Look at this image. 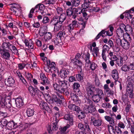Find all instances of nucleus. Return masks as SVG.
Returning <instances> with one entry per match:
<instances>
[{
  "mask_svg": "<svg viewBox=\"0 0 134 134\" xmlns=\"http://www.w3.org/2000/svg\"><path fill=\"white\" fill-rule=\"evenodd\" d=\"M91 2L88 0H84V3L81 5V8H82L81 10L73 7L68 8L66 10V14L67 16H72L74 19H76L77 17L78 20L83 22L81 24L83 26L84 28L86 26V20L89 17V16L86 12L87 9L88 7L90 8L91 5Z\"/></svg>",
  "mask_w": 134,
  "mask_h": 134,
  "instance_id": "nucleus-1",
  "label": "nucleus"
},
{
  "mask_svg": "<svg viewBox=\"0 0 134 134\" xmlns=\"http://www.w3.org/2000/svg\"><path fill=\"white\" fill-rule=\"evenodd\" d=\"M48 94L46 93L45 95L47 98L46 101L49 104L54 102L59 107H62L64 105L65 99L63 96L59 92H52L50 90L47 91Z\"/></svg>",
  "mask_w": 134,
  "mask_h": 134,
  "instance_id": "nucleus-2",
  "label": "nucleus"
},
{
  "mask_svg": "<svg viewBox=\"0 0 134 134\" xmlns=\"http://www.w3.org/2000/svg\"><path fill=\"white\" fill-rule=\"evenodd\" d=\"M130 73L131 74H133L132 75L128 76L127 79V92L129 93H131L132 91H133V83H134V71H130Z\"/></svg>",
  "mask_w": 134,
  "mask_h": 134,
  "instance_id": "nucleus-3",
  "label": "nucleus"
},
{
  "mask_svg": "<svg viewBox=\"0 0 134 134\" xmlns=\"http://www.w3.org/2000/svg\"><path fill=\"white\" fill-rule=\"evenodd\" d=\"M59 117L55 116V122L53 123L52 124H49L47 126V130L49 134H54V133L58 129V127L57 123L59 120Z\"/></svg>",
  "mask_w": 134,
  "mask_h": 134,
  "instance_id": "nucleus-4",
  "label": "nucleus"
},
{
  "mask_svg": "<svg viewBox=\"0 0 134 134\" xmlns=\"http://www.w3.org/2000/svg\"><path fill=\"white\" fill-rule=\"evenodd\" d=\"M81 55L79 53L76 54L75 58L71 59V62L74 65V67L75 68H77L78 67L81 70L82 63L81 59Z\"/></svg>",
  "mask_w": 134,
  "mask_h": 134,
  "instance_id": "nucleus-5",
  "label": "nucleus"
},
{
  "mask_svg": "<svg viewBox=\"0 0 134 134\" xmlns=\"http://www.w3.org/2000/svg\"><path fill=\"white\" fill-rule=\"evenodd\" d=\"M28 90L32 96L34 97L36 95L41 96L42 94H43V92L40 91L36 85H34V86L32 85L29 86Z\"/></svg>",
  "mask_w": 134,
  "mask_h": 134,
  "instance_id": "nucleus-6",
  "label": "nucleus"
},
{
  "mask_svg": "<svg viewBox=\"0 0 134 134\" xmlns=\"http://www.w3.org/2000/svg\"><path fill=\"white\" fill-rule=\"evenodd\" d=\"M47 67H45L44 68L45 71L48 72L51 70H53L55 72L58 73L59 71L58 69L55 66V64L53 62H51L50 60H48L47 62Z\"/></svg>",
  "mask_w": 134,
  "mask_h": 134,
  "instance_id": "nucleus-7",
  "label": "nucleus"
},
{
  "mask_svg": "<svg viewBox=\"0 0 134 134\" xmlns=\"http://www.w3.org/2000/svg\"><path fill=\"white\" fill-rule=\"evenodd\" d=\"M11 101L9 99L0 98V107L2 108H6L9 109L11 111L12 106L11 103Z\"/></svg>",
  "mask_w": 134,
  "mask_h": 134,
  "instance_id": "nucleus-8",
  "label": "nucleus"
},
{
  "mask_svg": "<svg viewBox=\"0 0 134 134\" xmlns=\"http://www.w3.org/2000/svg\"><path fill=\"white\" fill-rule=\"evenodd\" d=\"M58 82L59 84L55 83L53 85L54 90L57 91L65 88V86L67 85V84L65 82V80L64 79L63 80H61L60 79H59L58 80Z\"/></svg>",
  "mask_w": 134,
  "mask_h": 134,
  "instance_id": "nucleus-9",
  "label": "nucleus"
},
{
  "mask_svg": "<svg viewBox=\"0 0 134 134\" xmlns=\"http://www.w3.org/2000/svg\"><path fill=\"white\" fill-rule=\"evenodd\" d=\"M122 26L123 27L124 29L125 30L126 32L125 33V36H126V38L129 41H130L131 40L130 36V34H132L133 32V29L132 26L130 25L127 24L125 25L124 24H122Z\"/></svg>",
  "mask_w": 134,
  "mask_h": 134,
  "instance_id": "nucleus-10",
  "label": "nucleus"
},
{
  "mask_svg": "<svg viewBox=\"0 0 134 134\" xmlns=\"http://www.w3.org/2000/svg\"><path fill=\"white\" fill-rule=\"evenodd\" d=\"M77 127L80 130H81V131L90 134L91 132V131L89 126L87 123L83 124L81 123H79L77 125Z\"/></svg>",
  "mask_w": 134,
  "mask_h": 134,
  "instance_id": "nucleus-11",
  "label": "nucleus"
},
{
  "mask_svg": "<svg viewBox=\"0 0 134 134\" xmlns=\"http://www.w3.org/2000/svg\"><path fill=\"white\" fill-rule=\"evenodd\" d=\"M64 119L68 121V124L72 126L74 125V116L71 113H70L66 114L64 116Z\"/></svg>",
  "mask_w": 134,
  "mask_h": 134,
  "instance_id": "nucleus-12",
  "label": "nucleus"
},
{
  "mask_svg": "<svg viewBox=\"0 0 134 134\" xmlns=\"http://www.w3.org/2000/svg\"><path fill=\"white\" fill-rule=\"evenodd\" d=\"M95 88V87H94L90 83H87L86 89L87 93L90 96H92L93 94L94 93L93 89Z\"/></svg>",
  "mask_w": 134,
  "mask_h": 134,
  "instance_id": "nucleus-13",
  "label": "nucleus"
},
{
  "mask_svg": "<svg viewBox=\"0 0 134 134\" xmlns=\"http://www.w3.org/2000/svg\"><path fill=\"white\" fill-rule=\"evenodd\" d=\"M124 28L122 24H120L119 26V27L116 30V34L119 37H126V36H125V33L124 34V32L123 30Z\"/></svg>",
  "mask_w": 134,
  "mask_h": 134,
  "instance_id": "nucleus-14",
  "label": "nucleus"
},
{
  "mask_svg": "<svg viewBox=\"0 0 134 134\" xmlns=\"http://www.w3.org/2000/svg\"><path fill=\"white\" fill-rule=\"evenodd\" d=\"M40 77L42 81V82H41V84L45 85H48L49 84V81L44 74L43 73H41L40 75Z\"/></svg>",
  "mask_w": 134,
  "mask_h": 134,
  "instance_id": "nucleus-15",
  "label": "nucleus"
},
{
  "mask_svg": "<svg viewBox=\"0 0 134 134\" xmlns=\"http://www.w3.org/2000/svg\"><path fill=\"white\" fill-rule=\"evenodd\" d=\"M5 85H7L9 86H12L14 85L15 83V81L12 76H9L7 79L5 80Z\"/></svg>",
  "mask_w": 134,
  "mask_h": 134,
  "instance_id": "nucleus-16",
  "label": "nucleus"
},
{
  "mask_svg": "<svg viewBox=\"0 0 134 134\" xmlns=\"http://www.w3.org/2000/svg\"><path fill=\"white\" fill-rule=\"evenodd\" d=\"M83 110L86 114L92 113L96 111V109L94 106H85L83 108Z\"/></svg>",
  "mask_w": 134,
  "mask_h": 134,
  "instance_id": "nucleus-17",
  "label": "nucleus"
},
{
  "mask_svg": "<svg viewBox=\"0 0 134 134\" xmlns=\"http://www.w3.org/2000/svg\"><path fill=\"white\" fill-rule=\"evenodd\" d=\"M69 73V71L65 69H62L60 70V72L58 73V75L61 78L64 79L67 77Z\"/></svg>",
  "mask_w": 134,
  "mask_h": 134,
  "instance_id": "nucleus-18",
  "label": "nucleus"
},
{
  "mask_svg": "<svg viewBox=\"0 0 134 134\" xmlns=\"http://www.w3.org/2000/svg\"><path fill=\"white\" fill-rule=\"evenodd\" d=\"M35 8H37V10L39 9L40 12L43 15H45L46 14V12L44 11L45 6L43 4H38L35 6Z\"/></svg>",
  "mask_w": 134,
  "mask_h": 134,
  "instance_id": "nucleus-19",
  "label": "nucleus"
},
{
  "mask_svg": "<svg viewBox=\"0 0 134 134\" xmlns=\"http://www.w3.org/2000/svg\"><path fill=\"white\" fill-rule=\"evenodd\" d=\"M1 51V57L3 59L7 60H9L10 57V54L9 52V51H4V50Z\"/></svg>",
  "mask_w": 134,
  "mask_h": 134,
  "instance_id": "nucleus-20",
  "label": "nucleus"
},
{
  "mask_svg": "<svg viewBox=\"0 0 134 134\" xmlns=\"http://www.w3.org/2000/svg\"><path fill=\"white\" fill-rule=\"evenodd\" d=\"M127 88L126 89V93H125L124 94L122 95V96L121 99L123 102L125 103L127 101V98L128 96L129 97L131 98H134V94L133 93L132 91L131 93H129L127 92Z\"/></svg>",
  "mask_w": 134,
  "mask_h": 134,
  "instance_id": "nucleus-21",
  "label": "nucleus"
},
{
  "mask_svg": "<svg viewBox=\"0 0 134 134\" xmlns=\"http://www.w3.org/2000/svg\"><path fill=\"white\" fill-rule=\"evenodd\" d=\"M17 126V124L15 122L13 121H12L8 122L6 128L8 130H11L16 129Z\"/></svg>",
  "mask_w": 134,
  "mask_h": 134,
  "instance_id": "nucleus-22",
  "label": "nucleus"
},
{
  "mask_svg": "<svg viewBox=\"0 0 134 134\" xmlns=\"http://www.w3.org/2000/svg\"><path fill=\"white\" fill-rule=\"evenodd\" d=\"M70 94L71 99L74 102L77 103H80L81 102L80 100L79 99L78 96L76 95V94L71 93Z\"/></svg>",
  "mask_w": 134,
  "mask_h": 134,
  "instance_id": "nucleus-23",
  "label": "nucleus"
},
{
  "mask_svg": "<svg viewBox=\"0 0 134 134\" xmlns=\"http://www.w3.org/2000/svg\"><path fill=\"white\" fill-rule=\"evenodd\" d=\"M16 107L18 108H20L24 104V100L22 98H18L15 100Z\"/></svg>",
  "mask_w": 134,
  "mask_h": 134,
  "instance_id": "nucleus-24",
  "label": "nucleus"
},
{
  "mask_svg": "<svg viewBox=\"0 0 134 134\" xmlns=\"http://www.w3.org/2000/svg\"><path fill=\"white\" fill-rule=\"evenodd\" d=\"M57 92H58L61 94H63L65 96L67 97L70 95V93L69 91V89L67 88H64L62 89L61 90H59Z\"/></svg>",
  "mask_w": 134,
  "mask_h": 134,
  "instance_id": "nucleus-25",
  "label": "nucleus"
},
{
  "mask_svg": "<svg viewBox=\"0 0 134 134\" xmlns=\"http://www.w3.org/2000/svg\"><path fill=\"white\" fill-rule=\"evenodd\" d=\"M10 43L9 42H3L2 43L1 47L2 49H1L0 51H2L4 50L6 51H9V48Z\"/></svg>",
  "mask_w": 134,
  "mask_h": 134,
  "instance_id": "nucleus-26",
  "label": "nucleus"
},
{
  "mask_svg": "<svg viewBox=\"0 0 134 134\" xmlns=\"http://www.w3.org/2000/svg\"><path fill=\"white\" fill-rule=\"evenodd\" d=\"M80 71L79 74H77L76 76V78L79 81L82 82L83 81V73L82 71V69Z\"/></svg>",
  "mask_w": 134,
  "mask_h": 134,
  "instance_id": "nucleus-27",
  "label": "nucleus"
},
{
  "mask_svg": "<svg viewBox=\"0 0 134 134\" xmlns=\"http://www.w3.org/2000/svg\"><path fill=\"white\" fill-rule=\"evenodd\" d=\"M35 111L34 109L33 108H27L26 112L27 115L28 117L32 116L34 115Z\"/></svg>",
  "mask_w": 134,
  "mask_h": 134,
  "instance_id": "nucleus-28",
  "label": "nucleus"
},
{
  "mask_svg": "<svg viewBox=\"0 0 134 134\" xmlns=\"http://www.w3.org/2000/svg\"><path fill=\"white\" fill-rule=\"evenodd\" d=\"M40 105L42 108L47 111H48L50 109L47 104L44 101H41Z\"/></svg>",
  "mask_w": 134,
  "mask_h": 134,
  "instance_id": "nucleus-29",
  "label": "nucleus"
},
{
  "mask_svg": "<svg viewBox=\"0 0 134 134\" xmlns=\"http://www.w3.org/2000/svg\"><path fill=\"white\" fill-rule=\"evenodd\" d=\"M24 42L25 45L28 46L29 48L31 49L34 48L33 42L31 40H30L28 41V40L25 39L24 41Z\"/></svg>",
  "mask_w": 134,
  "mask_h": 134,
  "instance_id": "nucleus-30",
  "label": "nucleus"
},
{
  "mask_svg": "<svg viewBox=\"0 0 134 134\" xmlns=\"http://www.w3.org/2000/svg\"><path fill=\"white\" fill-rule=\"evenodd\" d=\"M90 96L92 98L93 100L96 103H98L100 101V99L102 98V96H100L94 94L92 96Z\"/></svg>",
  "mask_w": 134,
  "mask_h": 134,
  "instance_id": "nucleus-31",
  "label": "nucleus"
},
{
  "mask_svg": "<svg viewBox=\"0 0 134 134\" xmlns=\"http://www.w3.org/2000/svg\"><path fill=\"white\" fill-rule=\"evenodd\" d=\"M121 46L124 48L127 49L130 47V43L126 39H124L122 41V43Z\"/></svg>",
  "mask_w": 134,
  "mask_h": 134,
  "instance_id": "nucleus-32",
  "label": "nucleus"
},
{
  "mask_svg": "<svg viewBox=\"0 0 134 134\" xmlns=\"http://www.w3.org/2000/svg\"><path fill=\"white\" fill-rule=\"evenodd\" d=\"M104 118L107 121L109 122L110 124L113 126V124H114L115 122L114 118H112L109 116H104Z\"/></svg>",
  "mask_w": 134,
  "mask_h": 134,
  "instance_id": "nucleus-33",
  "label": "nucleus"
},
{
  "mask_svg": "<svg viewBox=\"0 0 134 134\" xmlns=\"http://www.w3.org/2000/svg\"><path fill=\"white\" fill-rule=\"evenodd\" d=\"M84 54H85L86 56L84 59L86 62L88 64H89L91 62L90 61V54L89 53V51H87L86 53L85 51L84 52Z\"/></svg>",
  "mask_w": 134,
  "mask_h": 134,
  "instance_id": "nucleus-34",
  "label": "nucleus"
},
{
  "mask_svg": "<svg viewBox=\"0 0 134 134\" xmlns=\"http://www.w3.org/2000/svg\"><path fill=\"white\" fill-rule=\"evenodd\" d=\"M93 123L94 126L99 127L101 126L102 125V121L101 120L95 119L93 121Z\"/></svg>",
  "mask_w": 134,
  "mask_h": 134,
  "instance_id": "nucleus-35",
  "label": "nucleus"
},
{
  "mask_svg": "<svg viewBox=\"0 0 134 134\" xmlns=\"http://www.w3.org/2000/svg\"><path fill=\"white\" fill-rule=\"evenodd\" d=\"M28 127V126L26 124H21L19 126H18L17 128L20 129V131L18 132H20V134L22 132V131L26 129Z\"/></svg>",
  "mask_w": 134,
  "mask_h": 134,
  "instance_id": "nucleus-36",
  "label": "nucleus"
},
{
  "mask_svg": "<svg viewBox=\"0 0 134 134\" xmlns=\"http://www.w3.org/2000/svg\"><path fill=\"white\" fill-rule=\"evenodd\" d=\"M70 108L73 111H75L77 112L80 110V108L79 106H76L74 104H70L69 106Z\"/></svg>",
  "mask_w": 134,
  "mask_h": 134,
  "instance_id": "nucleus-37",
  "label": "nucleus"
},
{
  "mask_svg": "<svg viewBox=\"0 0 134 134\" xmlns=\"http://www.w3.org/2000/svg\"><path fill=\"white\" fill-rule=\"evenodd\" d=\"M129 64L127 65L126 64H124L122 65L121 67V69L122 71L125 72H127L131 70V69L130 66Z\"/></svg>",
  "mask_w": 134,
  "mask_h": 134,
  "instance_id": "nucleus-38",
  "label": "nucleus"
},
{
  "mask_svg": "<svg viewBox=\"0 0 134 134\" xmlns=\"http://www.w3.org/2000/svg\"><path fill=\"white\" fill-rule=\"evenodd\" d=\"M77 112L78 113L77 114L78 117L79 119H82L85 117L86 115L85 114V113L84 112V111L83 112V111L80 110V111H77Z\"/></svg>",
  "mask_w": 134,
  "mask_h": 134,
  "instance_id": "nucleus-39",
  "label": "nucleus"
},
{
  "mask_svg": "<svg viewBox=\"0 0 134 134\" xmlns=\"http://www.w3.org/2000/svg\"><path fill=\"white\" fill-rule=\"evenodd\" d=\"M117 70L116 69L113 70L112 71V76L113 78L116 81L118 80V74Z\"/></svg>",
  "mask_w": 134,
  "mask_h": 134,
  "instance_id": "nucleus-40",
  "label": "nucleus"
},
{
  "mask_svg": "<svg viewBox=\"0 0 134 134\" xmlns=\"http://www.w3.org/2000/svg\"><path fill=\"white\" fill-rule=\"evenodd\" d=\"M54 30L57 31L59 30H62L63 29V26L62 24L58 23L54 25Z\"/></svg>",
  "mask_w": 134,
  "mask_h": 134,
  "instance_id": "nucleus-41",
  "label": "nucleus"
},
{
  "mask_svg": "<svg viewBox=\"0 0 134 134\" xmlns=\"http://www.w3.org/2000/svg\"><path fill=\"white\" fill-rule=\"evenodd\" d=\"M66 33L65 31H59L57 35V38L64 39L65 37Z\"/></svg>",
  "mask_w": 134,
  "mask_h": 134,
  "instance_id": "nucleus-42",
  "label": "nucleus"
},
{
  "mask_svg": "<svg viewBox=\"0 0 134 134\" xmlns=\"http://www.w3.org/2000/svg\"><path fill=\"white\" fill-rule=\"evenodd\" d=\"M58 16L56 15L55 16L53 17L51 19L50 23L54 25H55L59 23L58 21Z\"/></svg>",
  "mask_w": 134,
  "mask_h": 134,
  "instance_id": "nucleus-43",
  "label": "nucleus"
},
{
  "mask_svg": "<svg viewBox=\"0 0 134 134\" xmlns=\"http://www.w3.org/2000/svg\"><path fill=\"white\" fill-rule=\"evenodd\" d=\"M52 34L51 32H48L46 33L44 36V38L45 42L48 41L50 40L51 38Z\"/></svg>",
  "mask_w": 134,
  "mask_h": 134,
  "instance_id": "nucleus-44",
  "label": "nucleus"
},
{
  "mask_svg": "<svg viewBox=\"0 0 134 134\" xmlns=\"http://www.w3.org/2000/svg\"><path fill=\"white\" fill-rule=\"evenodd\" d=\"M80 87V85L79 83L75 82L72 86V88L74 91H76L77 90L79 89Z\"/></svg>",
  "mask_w": 134,
  "mask_h": 134,
  "instance_id": "nucleus-45",
  "label": "nucleus"
},
{
  "mask_svg": "<svg viewBox=\"0 0 134 134\" xmlns=\"http://www.w3.org/2000/svg\"><path fill=\"white\" fill-rule=\"evenodd\" d=\"M95 90L97 93L96 94L102 97L104 96L103 91L101 89L99 88H96Z\"/></svg>",
  "mask_w": 134,
  "mask_h": 134,
  "instance_id": "nucleus-46",
  "label": "nucleus"
},
{
  "mask_svg": "<svg viewBox=\"0 0 134 134\" xmlns=\"http://www.w3.org/2000/svg\"><path fill=\"white\" fill-rule=\"evenodd\" d=\"M85 106H94L92 102L89 99L86 98L85 101Z\"/></svg>",
  "mask_w": 134,
  "mask_h": 134,
  "instance_id": "nucleus-47",
  "label": "nucleus"
},
{
  "mask_svg": "<svg viewBox=\"0 0 134 134\" xmlns=\"http://www.w3.org/2000/svg\"><path fill=\"white\" fill-rule=\"evenodd\" d=\"M90 68L92 71H94L98 67L97 64L93 62H91L90 63Z\"/></svg>",
  "mask_w": 134,
  "mask_h": 134,
  "instance_id": "nucleus-48",
  "label": "nucleus"
},
{
  "mask_svg": "<svg viewBox=\"0 0 134 134\" xmlns=\"http://www.w3.org/2000/svg\"><path fill=\"white\" fill-rule=\"evenodd\" d=\"M100 10V8L97 6L95 7H91L90 8V11L91 12H98Z\"/></svg>",
  "mask_w": 134,
  "mask_h": 134,
  "instance_id": "nucleus-49",
  "label": "nucleus"
},
{
  "mask_svg": "<svg viewBox=\"0 0 134 134\" xmlns=\"http://www.w3.org/2000/svg\"><path fill=\"white\" fill-rule=\"evenodd\" d=\"M125 13H126L125 17L126 18L129 19L132 18V15H131L130 13H131V10H126Z\"/></svg>",
  "mask_w": 134,
  "mask_h": 134,
  "instance_id": "nucleus-50",
  "label": "nucleus"
},
{
  "mask_svg": "<svg viewBox=\"0 0 134 134\" xmlns=\"http://www.w3.org/2000/svg\"><path fill=\"white\" fill-rule=\"evenodd\" d=\"M70 126L71 125L69 124H67L66 126H65L61 128V131L62 133H64L66 131L67 129L70 127Z\"/></svg>",
  "mask_w": 134,
  "mask_h": 134,
  "instance_id": "nucleus-51",
  "label": "nucleus"
},
{
  "mask_svg": "<svg viewBox=\"0 0 134 134\" xmlns=\"http://www.w3.org/2000/svg\"><path fill=\"white\" fill-rule=\"evenodd\" d=\"M8 122L7 120L5 119H3L1 121V126L2 128L4 126H5L6 127Z\"/></svg>",
  "mask_w": 134,
  "mask_h": 134,
  "instance_id": "nucleus-52",
  "label": "nucleus"
},
{
  "mask_svg": "<svg viewBox=\"0 0 134 134\" xmlns=\"http://www.w3.org/2000/svg\"><path fill=\"white\" fill-rule=\"evenodd\" d=\"M70 24L74 28L78 27L79 26L77 21L75 20L72 21L71 23Z\"/></svg>",
  "mask_w": 134,
  "mask_h": 134,
  "instance_id": "nucleus-53",
  "label": "nucleus"
},
{
  "mask_svg": "<svg viewBox=\"0 0 134 134\" xmlns=\"http://www.w3.org/2000/svg\"><path fill=\"white\" fill-rule=\"evenodd\" d=\"M103 49L102 52L105 53L106 51H109L110 48L108 46L105 44L103 46Z\"/></svg>",
  "mask_w": 134,
  "mask_h": 134,
  "instance_id": "nucleus-54",
  "label": "nucleus"
},
{
  "mask_svg": "<svg viewBox=\"0 0 134 134\" xmlns=\"http://www.w3.org/2000/svg\"><path fill=\"white\" fill-rule=\"evenodd\" d=\"M119 37H118L116 38V43L118 46H121L122 43V41L123 40H122Z\"/></svg>",
  "mask_w": 134,
  "mask_h": 134,
  "instance_id": "nucleus-55",
  "label": "nucleus"
},
{
  "mask_svg": "<svg viewBox=\"0 0 134 134\" xmlns=\"http://www.w3.org/2000/svg\"><path fill=\"white\" fill-rule=\"evenodd\" d=\"M71 2H72V4L75 7L78 6L80 3V1L79 0H76L73 1H71Z\"/></svg>",
  "mask_w": 134,
  "mask_h": 134,
  "instance_id": "nucleus-56",
  "label": "nucleus"
},
{
  "mask_svg": "<svg viewBox=\"0 0 134 134\" xmlns=\"http://www.w3.org/2000/svg\"><path fill=\"white\" fill-rule=\"evenodd\" d=\"M9 50L10 49L11 51H13L14 52L16 51H18L15 46L13 45L10 44L9 45Z\"/></svg>",
  "mask_w": 134,
  "mask_h": 134,
  "instance_id": "nucleus-57",
  "label": "nucleus"
},
{
  "mask_svg": "<svg viewBox=\"0 0 134 134\" xmlns=\"http://www.w3.org/2000/svg\"><path fill=\"white\" fill-rule=\"evenodd\" d=\"M117 61V63L119 66H121L122 65L123 63V60L122 59H118Z\"/></svg>",
  "mask_w": 134,
  "mask_h": 134,
  "instance_id": "nucleus-58",
  "label": "nucleus"
},
{
  "mask_svg": "<svg viewBox=\"0 0 134 134\" xmlns=\"http://www.w3.org/2000/svg\"><path fill=\"white\" fill-rule=\"evenodd\" d=\"M49 21V19L48 17L44 16L43 17L42 20V22L44 24L48 23Z\"/></svg>",
  "mask_w": 134,
  "mask_h": 134,
  "instance_id": "nucleus-59",
  "label": "nucleus"
},
{
  "mask_svg": "<svg viewBox=\"0 0 134 134\" xmlns=\"http://www.w3.org/2000/svg\"><path fill=\"white\" fill-rule=\"evenodd\" d=\"M36 45L38 46L41 47L42 45V42L39 40L37 39L36 40Z\"/></svg>",
  "mask_w": 134,
  "mask_h": 134,
  "instance_id": "nucleus-60",
  "label": "nucleus"
},
{
  "mask_svg": "<svg viewBox=\"0 0 134 134\" xmlns=\"http://www.w3.org/2000/svg\"><path fill=\"white\" fill-rule=\"evenodd\" d=\"M93 50L96 54V57L98 56V53L99 52V49L97 47H95L93 48Z\"/></svg>",
  "mask_w": 134,
  "mask_h": 134,
  "instance_id": "nucleus-61",
  "label": "nucleus"
},
{
  "mask_svg": "<svg viewBox=\"0 0 134 134\" xmlns=\"http://www.w3.org/2000/svg\"><path fill=\"white\" fill-rule=\"evenodd\" d=\"M129 65L131 70H134V58L132 62H131L129 64Z\"/></svg>",
  "mask_w": 134,
  "mask_h": 134,
  "instance_id": "nucleus-62",
  "label": "nucleus"
},
{
  "mask_svg": "<svg viewBox=\"0 0 134 134\" xmlns=\"http://www.w3.org/2000/svg\"><path fill=\"white\" fill-rule=\"evenodd\" d=\"M106 31H105V30H102L100 32V34L101 35V36L102 37H104L106 36L105 35L106 34Z\"/></svg>",
  "mask_w": 134,
  "mask_h": 134,
  "instance_id": "nucleus-63",
  "label": "nucleus"
},
{
  "mask_svg": "<svg viewBox=\"0 0 134 134\" xmlns=\"http://www.w3.org/2000/svg\"><path fill=\"white\" fill-rule=\"evenodd\" d=\"M87 133L82 131L77 130L75 131V134H87Z\"/></svg>",
  "mask_w": 134,
  "mask_h": 134,
  "instance_id": "nucleus-64",
  "label": "nucleus"
}]
</instances>
